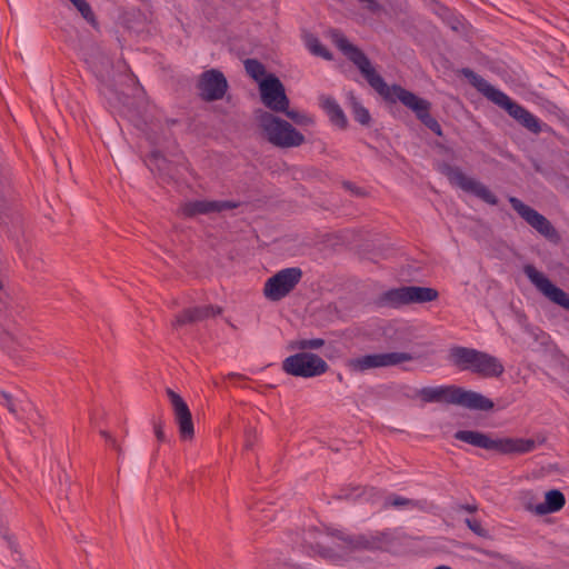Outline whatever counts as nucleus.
<instances>
[{
	"label": "nucleus",
	"mask_w": 569,
	"mask_h": 569,
	"mask_svg": "<svg viewBox=\"0 0 569 569\" xmlns=\"http://www.w3.org/2000/svg\"><path fill=\"white\" fill-rule=\"evenodd\" d=\"M332 39L337 48L359 69L370 87L389 102L400 101L415 112L417 119L436 136L442 137L440 123L430 114L431 103L399 84L389 87L383 78L376 72L369 58L357 46L349 42L340 31H333Z\"/></svg>",
	"instance_id": "obj_1"
},
{
	"label": "nucleus",
	"mask_w": 569,
	"mask_h": 569,
	"mask_svg": "<svg viewBox=\"0 0 569 569\" xmlns=\"http://www.w3.org/2000/svg\"><path fill=\"white\" fill-rule=\"evenodd\" d=\"M462 73L480 93L495 104L505 109L510 117L517 120L527 130L536 134L541 131L540 120L526 108L513 101L505 92L495 88L471 69L465 68L462 69Z\"/></svg>",
	"instance_id": "obj_2"
},
{
	"label": "nucleus",
	"mask_w": 569,
	"mask_h": 569,
	"mask_svg": "<svg viewBox=\"0 0 569 569\" xmlns=\"http://www.w3.org/2000/svg\"><path fill=\"white\" fill-rule=\"evenodd\" d=\"M418 396L427 403L456 405L469 410L490 411L495 407L493 401L482 393L456 385L423 387Z\"/></svg>",
	"instance_id": "obj_3"
},
{
	"label": "nucleus",
	"mask_w": 569,
	"mask_h": 569,
	"mask_svg": "<svg viewBox=\"0 0 569 569\" xmlns=\"http://www.w3.org/2000/svg\"><path fill=\"white\" fill-rule=\"evenodd\" d=\"M449 360L459 370L482 378H498L505 372V366L497 357L473 348L455 346L449 350Z\"/></svg>",
	"instance_id": "obj_4"
},
{
	"label": "nucleus",
	"mask_w": 569,
	"mask_h": 569,
	"mask_svg": "<svg viewBox=\"0 0 569 569\" xmlns=\"http://www.w3.org/2000/svg\"><path fill=\"white\" fill-rule=\"evenodd\" d=\"M453 437L456 440L500 455H523L533 451L537 447L533 439L509 437L492 439L487 433L473 430H458Z\"/></svg>",
	"instance_id": "obj_5"
},
{
	"label": "nucleus",
	"mask_w": 569,
	"mask_h": 569,
	"mask_svg": "<svg viewBox=\"0 0 569 569\" xmlns=\"http://www.w3.org/2000/svg\"><path fill=\"white\" fill-rule=\"evenodd\" d=\"M258 122L267 140L278 148L299 147L305 142V136L291 123L268 111H260Z\"/></svg>",
	"instance_id": "obj_6"
},
{
	"label": "nucleus",
	"mask_w": 569,
	"mask_h": 569,
	"mask_svg": "<svg viewBox=\"0 0 569 569\" xmlns=\"http://www.w3.org/2000/svg\"><path fill=\"white\" fill-rule=\"evenodd\" d=\"M438 297L439 292L433 288L402 286L383 292L377 302L381 307L399 308L405 305L430 302Z\"/></svg>",
	"instance_id": "obj_7"
},
{
	"label": "nucleus",
	"mask_w": 569,
	"mask_h": 569,
	"mask_svg": "<svg viewBox=\"0 0 569 569\" xmlns=\"http://www.w3.org/2000/svg\"><path fill=\"white\" fill-rule=\"evenodd\" d=\"M413 360L408 352L368 353L346 361V367L351 373H365L368 370L398 366L402 362Z\"/></svg>",
	"instance_id": "obj_8"
},
{
	"label": "nucleus",
	"mask_w": 569,
	"mask_h": 569,
	"mask_svg": "<svg viewBox=\"0 0 569 569\" xmlns=\"http://www.w3.org/2000/svg\"><path fill=\"white\" fill-rule=\"evenodd\" d=\"M282 369L293 377L312 378L326 373L329 366L316 353L298 352L283 360Z\"/></svg>",
	"instance_id": "obj_9"
},
{
	"label": "nucleus",
	"mask_w": 569,
	"mask_h": 569,
	"mask_svg": "<svg viewBox=\"0 0 569 569\" xmlns=\"http://www.w3.org/2000/svg\"><path fill=\"white\" fill-rule=\"evenodd\" d=\"M303 276L299 267L284 268L270 277L263 288V293L270 301H279L288 296L301 281Z\"/></svg>",
	"instance_id": "obj_10"
},
{
	"label": "nucleus",
	"mask_w": 569,
	"mask_h": 569,
	"mask_svg": "<svg viewBox=\"0 0 569 569\" xmlns=\"http://www.w3.org/2000/svg\"><path fill=\"white\" fill-rule=\"evenodd\" d=\"M441 172L448 178L451 184H455L466 192L472 193L483 202L497 206L498 198L490 189L480 181L466 176L459 167L442 164Z\"/></svg>",
	"instance_id": "obj_11"
},
{
	"label": "nucleus",
	"mask_w": 569,
	"mask_h": 569,
	"mask_svg": "<svg viewBox=\"0 0 569 569\" xmlns=\"http://www.w3.org/2000/svg\"><path fill=\"white\" fill-rule=\"evenodd\" d=\"M509 203L512 209L537 232L543 236L546 239L550 241L557 242L559 240V234L552 223L536 209L530 206L523 203L520 199L516 197L509 198Z\"/></svg>",
	"instance_id": "obj_12"
},
{
	"label": "nucleus",
	"mask_w": 569,
	"mask_h": 569,
	"mask_svg": "<svg viewBox=\"0 0 569 569\" xmlns=\"http://www.w3.org/2000/svg\"><path fill=\"white\" fill-rule=\"evenodd\" d=\"M260 98L262 103L274 112L286 111L289 107V98L286 94L284 86L273 73H269L259 83Z\"/></svg>",
	"instance_id": "obj_13"
},
{
	"label": "nucleus",
	"mask_w": 569,
	"mask_h": 569,
	"mask_svg": "<svg viewBox=\"0 0 569 569\" xmlns=\"http://www.w3.org/2000/svg\"><path fill=\"white\" fill-rule=\"evenodd\" d=\"M523 272L545 297L569 311V295L565 290L553 284L548 277L538 271L532 264H526Z\"/></svg>",
	"instance_id": "obj_14"
},
{
	"label": "nucleus",
	"mask_w": 569,
	"mask_h": 569,
	"mask_svg": "<svg viewBox=\"0 0 569 569\" xmlns=\"http://www.w3.org/2000/svg\"><path fill=\"white\" fill-rule=\"evenodd\" d=\"M197 87L201 99L211 102L222 99L229 86L220 70L210 69L200 74Z\"/></svg>",
	"instance_id": "obj_15"
},
{
	"label": "nucleus",
	"mask_w": 569,
	"mask_h": 569,
	"mask_svg": "<svg viewBox=\"0 0 569 569\" xmlns=\"http://www.w3.org/2000/svg\"><path fill=\"white\" fill-rule=\"evenodd\" d=\"M166 393L172 406L180 438L182 440H191L194 437V427L192 421V415L187 402L179 393H177L170 388H167Z\"/></svg>",
	"instance_id": "obj_16"
},
{
	"label": "nucleus",
	"mask_w": 569,
	"mask_h": 569,
	"mask_svg": "<svg viewBox=\"0 0 569 569\" xmlns=\"http://www.w3.org/2000/svg\"><path fill=\"white\" fill-rule=\"evenodd\" d=\"M240 206L239 202L231 200H193L186 202L181 207L184 217L192 218L198 214H209L212 212H222L232 210Z\"/></svg>",
	"instance_id": "obj_17"
},
{
	"label": "nucleus",
	"mask_w": 569,
	"mask_h": 569,
	"mask_svg": "<svg viewBox=\"0 0 569 569\" xmlns=\"http://www.w3.org/2000/svg\"><path fill=\"white\" fill-rule=\"evenodd\" d=\"M395 541L390 531H373L358 535L349 540L353 549L369 551L387 550Z\"/></svg>",
	"instance_id": "obj_18"
},
{
	"label": "nucleus",
	"mask_w": 569,
	"mask_h": 569,
	"mask_svg": "<svg viewBox=\"0 0 569 569\" xmlns=\"http://www.w3.org/2000/svg\"><path fill=\"white\" fill-rule=\"evenodd\" d=\"M86 63L100 83L106 86L108 90H111L109 82L113 69L112 60L104 52L96 49L86 58Z\"/></svg>",
	"instance_id": "obj_19"
},
{
	"label": "nucleus",
	"mask_w": 569,
	"mask_h": 569,
	"mask_svg": "<svg viewBox=\"0 0 569 569\" xmlns=\"http://www.w3.org/2000/svg\"><path fill=\"white\" fill-rule=\"evenodd\" d=\"M221 312L222 308L213 305L187 308L176 316V320L173 321L172 326L181 327L184 325L197 323L210 318H214L216 316L221 315Z\"/></svg>",
	"instance_id": "obj_20"
},
{
	"label": "nucleus",
	"mask_w": 569,
	"mask_h": 569,
	"mask_svg": "<svg viewBox=\"0 0 569 569\" xmlns=\"http://www.w3.org/2000/svg\"><path fill=\"white\" fill-rule=\"evenodd\" d=\"M565 503V495L558 489H552L546 492L545 502L538 503L535 507L528 503L526 508L539 516H543L561 510Z\"/></svg>",
	"instance_id": "obj_21"
},
{
	"label": "nucleus",
	"mask_w": 569,
	"mask_h": 569,
	"mask_svg": "<svg viewBox=\"0 0 569 569\" xmlns=\"http://www.w3.org/2000/svg\"><path fill=\"white\" fill-rule=\"evenodd\" d=\"M323 109L335 126L339 127L340 129L347 128V117L336 99L327 98L323 102Z\"/></svg>",
	"instance_id": "obj_22"
},
{
	"label": "nucleus",
	"mask_w": 569,
	"mask_h": 569,
	"mask_svg": "<svg viewBox=\"0 0 569 569\" xmlns=\"http://www.w3.org/2000/svg\"><path fill=\"white\" fill-rule=\"evenodd\" d=\"M150 162L156 167L163 179H174L178 172L177 167L168 161L160 151L156 150L151 152Z\"/></svg>",
	"instance_id": "obj_23"
},
{
	"label": "nucleus",
	"mask_w": 569,
	"mask_h": 569,
	"mask_svg": "<svg viewBox=\"0 0 569 569\" xmlns=\"http://www.w3.org/2000/svg\"><path fill=\"white\" fill-rule=\"evenodd\" d=\"M244 69L246 72L256 81H261L268 76L266 74V67L257 59L249 58L244 60Z\"/></svg>",
	"instance_id": "obj_24"
},
{
	"label": "nucleus",
	"mask_w": 569,
	"mask_h": 569,
	"mask_svg": "<svg viewBox=\"0 0 569 569\" xmlns=\"http://www.w3.org/2000/svg\"><path fill=\"white\" fill-rule=\"evenodd\" d=\"M385 508L395 507V508H402V507H410V508H421V502L412 499H408L401 496L391 495L386 498L383 502Z\"/></svg>",
	"instance_id": "obj_25"
},
{
	"label": "nucleus",
	"mask_w": 569,
	"mask_h": 569,
	"mask_svg": "<svg viewBox=\"0 0 569 569\" xmlns=\"http://www.w3.org/2000/svg\"><path fill=\"white\" fill-rule=\"evenodd\" d=\"M307 47L310 50V52L317 57H321L326 60L332 59V53L320 42V40L317 37H308Z\"/></svg>",
	"instance_id": "obj_26"
},
{
	"label": "nucleus",
	"mask_w": 569,
	"mask_h": 569,
	"mask_svg": "<svg viewBox=\"0 0 569 569\" xmlns=\"http://www.w3.org/2000/svg\"><path fill=\"white\" fill-rule=\"evenodd\" d=\"M326 341L321 338H312V339H299L291 343V349H298L302 352L305 350H317L323 347Z\"/></svg>",
	"instance_id": "obj_27"
},
{
	"label": "nucleus",
	"mask_w": 569,
	"mask_h": 569,
	"mask_svg": "<svg viewBox=\"0 0 569 569\" xmlns=\"http://www.w3.org/2000/svg\"><path fill=\"white\" fill-rule=\"evenodd\" d=\"M77 10L81 13L82 18L89 22L91 26L96 27L97 19L91 9V6L86 0H69Z\"/></svg>",
	"instance_id": "obj_28"
},
{
	"label": "nucleus",
	"mask_w": 569,
	"mask_h": 569,
	"mask_svg": "<svg viewBox=\"0 0 569 569\" xmlns=\"http://www.w3.org/2000/svg\"><path fill=\"white\" fill-rule=\"evenodd\" d=\"M352 114L355 120L362 126H369L371 122V116L368 109L355 99L352 100Z\"/></svg>",
	"instance_id": "obj_29"
},
{
	"label": "nucleus",
	"mask_w": 569,
	"mask_h": 569,
	"mask_svg": "<svg viewBox=\"0 0 569 569\" xmlns=\"http://www.w3.org/2000/svg\"><path fill=\"white\" fill-rule=\"evenodd\" d=\"M281 112L298 126H310L313 123V119L310 116L298 110H290L289 107L286 111Z\"/></svg>",
	"instance_id": "obj_30"
},
{
	"label": "nucleus",
	"mask_w": 569,
	"mask_h": 569,
	"mask_svg": "<svg viewBox=\"0 0 569 569\" xmlns=\"http://www.w3.org/2000/svg\"><path fill=\"white\" fill-rule=\"evenodd\" d=\"M467 527L478 537L488 538L489 532L486 530L479 520L467 518L465 520Z\"/></svg>",
	"instance_id": "obj_31"
},
{
	"label": "nucleus",
	"mask_w": 569,
	"mask_h": 569,
	"mask_svg": "<svg viewBox=\"0 0 569 569\" xmlns=\"http://www.w3.org/2000/svg\"><path fill=\"white\" fill-rule=\"evenodd\" d=\"M0 403L2 406L7 407V409L9 410L10 413L17 416V413H18L17 402L10 393H8L6 391H1L0 392Z\"/></svg>",
	"instance_id": "obj_32"
},
{
	"label": "nucleus",
	"mask_w": 569,
	"mask_h": 569,
	"mask_svg": "<svg viewBox=\"0 0 569 569\" xmlns=\"http://www.w3.org/2000/svg\"><path fill=\"white\" fill-rule=\"evenodd\" d=\"M153 431L159 442H167V437L163 431V422L161 420H153Z\"/></svg>",
	"instance_id": "obj_33"
},
{
	"label": "nucleus",
	"mask_w": 569,
	"mask_h": 569,
	"mask_svg": "<svg viewBox=\"0 0 569 569\" xmlns=\"http://www.w3.org/2000/svg\"><path fill=\"white\" fill-rule=\"evenodd\" d=\"M358 2L363 4V8L372 13L381 10V4L377 0H358Z\"/></svg>",
	"instance_id": "obj_34"
},
{
	"label": "nucleus",
	"mask_w": 569,
	"mask_h": 569,
	"mask_svg": "<svg viewBox=\"0 0 569 569\" xmlns=\"http://www.w3.org/2000/svg\"><path fill=\"white\" fill-rule=\"evenodd\" d=\"M100 435L107 440V442L118 451V453H121L122 452V449L121 447L119 446V443L117 442V440L106 430H101L100 431Z\"/></svg>",
	"instance_id": "obj_35"
},
{
	"label": "nucleus",
	"mask_w": 569,
	"mask_h": 569,
	"mask_svg": "<svg viewBox=\"0 0 569 569\" xmlns=\"http://www.w3.org/2000/svg\"><path fill=\"white\" fill-rule=\"evenodd\" d=\"M453 509L456 512L467 511L469 513H473L478 510V506L476 503H466V505L459 503Z\"/></svg>",
	"instance_id": "obj_36"
},
{
	"label": "nucleus",
	"mask_w": 569,
	"mask_h": 569,
	"mask_svg": "<svg viewBox=\"0 0 569 569\" xmlns=\"http://www.w3.org/2000/svg\"><path fill=\"white\" fill-rule=\"evenodd\" d=\"M251 433H254V431H252V430L247 431V440H246V445H244L247 450H249L253 447L254 435L251 438Z\"/></svg>",
	"instance_id": "obj_37"
},
{
	"label": "nucleus",
	"mask_w": 569,
	"mask_h": 569,
	"mask_svg": "<svg viewBox=\"0 0 569 569\" xmlns=\"http://www.w3.org/2000/svg\"><path fill=\"white\" fill-rule=\"evenodd\" d=\"M228 378H229V379H240V380L246 379V377H244V376H242V375H240V373H236V372H231V373H229V375H228Z\"/></svg>",
	"instance_id": "obj_38"
},
{
	"label": "nucleus",
	"mask_w": 569,
	"mask_h": 569,
	"mask_svg": "<svg viewBox=\"0 0 569 569\" xmlns=\"http://www.w3.org/2000/svg\"><path fill=\"white\" fill-rule=\"evenodd\" d=\"M460 21L459 20H455L452 23H451V29L455 30V31H458L459 28H460Z\"/></svg>",
	"instance_id": "obj_39"
},
{
	"label": "nucleus",
	"mask_w": 569,
	"mask_h": 569,
	"mask_svg": "<svg viewBox=\"0 0 569 569\" xmlns=\"http://www.w3.org/2000/svg\"><path fill=\"white\" fill-rule=\"evenodd\" d=\"M16 569H31L30 567H28L27 565L24 563H19Z\"/></svg>",
	"instance_id": "obj_40"
},
{
	"label": "nucleus",
	"mask_w": 569,
	"mask_h": 569,
	"mask_svg": "<svg viewBox=\"0 0 569 569\" xmlns=\"http://www.w3.org/2000/svg\"><path fill=\"white\" fill-rule=\"evenodd\" d=\"M8 543H9V547L12 549V550H16V545L14 542L9 538L8 539Z\"/></svg>",
	"instance_id": "obj_41"
},
{
	"label": "nucleus",
	"mask_w": 569,
	"mask_h": 569,
	"mask_svg": "<svg viewBox=\"0 0 569 569\" xmlns=\"http://www.w3.org/2000/svg\"><path fill=\"white\" fill-rule=\"evenodd\" d=\"M345 187L348 188V189H352V186L350 182H345Z\"/></svg>",
	"instance_id": "obj_42"
},
{
	"label": "nucleus",
	"mask_w": 569,
	"mask_h": 569,
	"mask_svg": "<svg viewBox=\"0 0 569 569\" xmlns=\"http://www.w3.org/2000/svg\"><path fill=\"white\" fill-rule=\"evenodd\" d=\"M338 380L342 381V375H340V373L338 375Z\"/></svg>",
	"instance_id": "obj_43"
}]
</instances>
